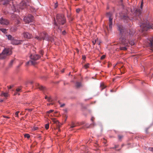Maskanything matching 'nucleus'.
Wrapping results in <instances>:
<instances>
[{
	"instance_id": "f257e3e1",
	"label": "nucleus",
	"mask_w": 153,
	"mask_h": 153,
	"mask_svg": "<svg viewBox=\"0 0 153 153\" xmlns=\"http://www.w3.org/2000/svg\"><path fill=\"white\" fill-rule=\"evenodd\" d=\"M143 3L142 1L140 4V8L138 7L136 8L135 10L134 13L136 15H138L140 19V23L141 24L140 27L142 29L143 31H147L149 28L153 29V27L150 25L149 22L146 19H144L143 17H141V15L142 11L143 10Z\"/></svg>"
},
{
	"instance_id": "f03ea898",
	"label": "nucleus",
	"mask_w": 153,
	"mask_h": 153,
	"mask_svg": "<svg viewBox=\"0 0 153 153\" xmlns=\"http://www.w3.org/2000/svg\"><path fill=\"white\" fill-rule=\"evenodd\" d=\"M66 19L64 15L62 13L57 14L56 18H54L53 28L54 30L61 32L62 31V27L61 25H63L66 22Z\"/></svg>"
},
{
	"instance_id": "7ed1b4c3",
	"label": "nucleus",
	"mask_w": 153,
	"mask_h": 153,
	"mask_svg": "<svg viewBox=\"0 0 153 153\" xmlns=\"http://www.w3.org/2000/svg\"><path fill=\"white\" fill-rule=\"evenodd\" d=\"M117 27L118 30L120 31V35L121 36L120 38V41L122 45L125 46L124 47H120V49L122 50H126L127 49V47L128 46V42L126 40V38L123 37V36L124 34L126 33L127 31L121 24H118Z\"/></svg>"
},
{
	"instance_id": "20e7f679",
	"label": "nucleus",
	"mask_w": 153,
	"mask_h": 153,
	"mask_svg": "<svg viewBox=\"0 0 153 153\" xmlns=\"http://www.w3.org/2000/svg\"><path fill=\"white\" fill-rule=\"evenodd\" d=\"M48 34L45 32H43L39 34L38 35L35 36V38L37 39L39 41H41L42 40H48V39L47 36Z\"/></svg>"
},
{
	"instance_id": "39448f33",
	"label": "nucleus",
	"mask_w": 153,
	"mask_h": 153,
	"mask_svg": "<svg viewBox=\"0 0 153 153\" xmlns=\"http://www.w3.org/2000/svg\"><path fill=\"white\" fill-rule=\"evenodd\" d=\"M12 53L11 51L8 49H4L0 54V58L4 59L7 56L11 54Z\"/></svg>"
},
{
	"instance_id": "423d86ee",
	"label": "nucleus",
	"mask_w": 153,
	"mask_h": 153,
	"mask_svg": "<svg viewBox=\"0 0 153 153\" xmlns=\"http://www.w3.org/2000/svg\"><path fill=\"white\" fill-rule=\"evenodd\" d=\"M23 20L26 23L29 24L33 21V17L31 15H29L27 16L24 17Z\"/></svg>"
},
{
	"instance_id": "0eeeda50",
	"label": "nucleus",
	"mask_w": 153,
	"mask_h": 153,
	"mask_svg": "<svg viewBox=\"0 0 153 153\" xmlns=\"http://www.w3.org/2000/svg\"><path fill=\"white\" fill-rule=\"evenodd\" d=\"M112 14L111 13L109 12L107 13L106 16L109 18V27L110 29L112 28V20L113 18L111 17Z\"/></svg>"
},
{
	"instance_id": "6e6552de",
	"label": "nucleus",
	"mask_w": 153,
	"mask_h": 153,
	"mask_svg": "<svg viewBox=\"0 0 153 153\" xmlns=\"http://www.w3.org/2000/svg\"><path fill=\"white\" fill-rule=\"evenodd\" d=\"M121 25L123 26L122 25ZM123 27L127 31L126 34H124V35L123 36V37H125V36H127L128 34L130 37H132L134 35L135 32L134 30V29H131L129 30V32H128V31L124 27H123Z\"/></svg>"
},
{
	"instance_id": "1a4fd4ad",
	"label": "nucleus",
	"mask_w": 153,
	"mask_h": 153,
	"mask_svg": "<svg viewBox=\"0 0 153 153\" xmlns=\"http://www.w3.org/2000/svg\"><path fill=\"white\" fill-rule=\"evenodd\" d=\"M23 37L25 39H30L32 38V35L30 33L27 31H25L22 33Z\"/></svg>"
},
{
	"instance_id": "9d476101",
	"label": "nucleus",
	"mask_w": 153,
	"mask_h": 153,
	"mask_svg": "<svg viewBox=\"0 0 153 153\" xmlns=\"http://www.w3.org/2000/svg\"><path fill=\"white\" fill-rule=\"evenodd\" d=\"M40 57V56L37 54H31L30 56V58L31 60L35 62H36V61Z\"/></svg>"
},
{
	"instance_id": "9b49d317",
	"label": "nucleus",
	"mask_w": 153,
	"mask_h": 153,
	"mask_svg": "<svg viewBox=\"0 0 153 153\" xmlns=\"http://www.w3.org/2000/svg\"><path fill=\"white\" fill-rule=\"evenodd\" d=\"M0 23L2 25H7L9 24V22L7 20L1 18L0 19Z\"/></svg>"
},
{
	"instance_id": "f8f14e48",
	"label": "nucleus",
	"mask_w": 153,
	"mask_h": 153,
	"mask_svg": "<svg viewBox=\"0 0 153 153\" xmlns=\"http://www.w3.org/2000/svg\"><path fill=\"white\" fill-rule=\"evenodd\" d=\"M22 42L23 41L22 40H17L14 39L12 42H11V43L13 45H18L21 44Z\"/></svg>"
},
{
	"instance_id": "ddd939ff",
	"label": "nucleus",
	"mask_w": 153,
	"mask_h": 153,
	"mask_svg": "<svg viewBox=\"0 0 153 153\" xmlns=\"http://www.w3.org/2000/svg\"><path fill=\"white\" fill-rule=\"evenodd\" d=\"M94 118L93 117H92L91 119V120L93 122V123L89 125V124H86L85 125V127L87 128H89L91 126H94L96 125V124L93 122V120Z\"/></svg>"
},
{
	"instance_id": "4468645a",
	"label": "nucleus",
	"mask_w": 153,
	"mask_h": 153,
	"mask_svg": "<svg viewBox=\"0 0 153 153\" xmlns=\"http://www.w3.org/2000/svg\"><path fill=\"white\" fill-rule=\"evenodd\" d=\"M1 97H4L5 99H6L8 97L9 94L8 93L4 92L3 91L1 92Z\"/></svg>"
},
{
	"instance_id": "2eb2a0df",
	"label": "nucleus",
	"mask_w": 153,
	"mask_h": 153,
	"mask_svg": "<svg viewBox=\"0 0 153 153\" xmlns=\"http://www.w3.org/2000/svg\"><path fill=\"white\" fill-rule=\"evenodd\" d=\"M36 64V62L35 61H33L32 60H31L30 61L27 62L26 64V65H34Z\"/></svg>"
},
{
	"instance_id": "dca6fc26",
	"label": "nucleus",
	"mask_w": 153,
	"mask_h": 153,
	"mask_svg": "<svg viewBox=\"0 0 153 153\" xmlns=\"http://www.w3.org/2000/svg\"><path fill=\"white\" fill-rule=\"evenodd\" d=\"M149 46L151 48H153V38H150L149 39Z\"/></svg>"
},
{
	"instance_id": "f3484780",
	"label": "nucleus",
	"mask_w": 153,
	"mask_h": 153,
	"mask_svg": "<svg viewBox=\"0 0 153 153\" xmlns=\"http://www.w3.org/2000/svg\"><path fill=\"white\" fill-rule=\"evenodd\" d=\"M123 19L124 20L125 22H128L130 20L129 17L127 15L123 16Z\"/></svg>"
},
{
	"instance_id": "a211bd4d",
	"label": "nucleus",
	"mask_w": 153,
	"mask_h": 153,
	"mask_svg": "<svg viewBox=\"0 0 153 153\" xmlns=\"http://www.w3.org/2000/svg\"><path fill=\"white\" fill-rule=\"evenodd\" d=\"M1 4L3 5H7L8 4L9 0H0Z\"/></svg>"
},
{
	"instance_id": "6ab92c4d",
	"label": "nucleus",
	"mask_w": 153,
	"mask_h": 153,
	"mask_svg": "<svg viewBox=\"0 0 153 153\" xmlns=\"http://www.w3.org/2000/svg\"><path fill=\"white\" fill-rule=\"evenodd\" d=\"M25 4H24L23 2H22V3H20V4L19 5H18L17 6L18 7H19L20 9H22L25 7Z\"/></svg>"
},
{
	"instance_id": "aec40b11",
	"label": "nucleus",
	"mask_w": 153,
	"mask_h": 153,
	"mask_svg": "<svg viewBox=\"0 0 153 153\" xmlns=\"http://www.w3.org/2000/svg\"><path fill=\"white\" fill-rule=\"evenodd\" d=\"M47 36V38L48 39V40H46V41H51V42H54V39L53 37L49 36L48 34V36Z\"/></svg>"
},
{
	"instance_id": "412c9836",
	"label": "nucleus",
	"mask_w": 153,
	"mask_h": 153,
	"mask_svg": "<svg viewBox=\"0 0 153 153\" xmlns=\"http://www.w3.org/2000/svg\"><path fill=\"white\" fill-rule=\"evenodd\" d=\"M78 125H79V123H78L77 122L76 123H75L72 122L71 124V128H73L78 126Z\"/></svg>"
},
{
	"instance_id": "4be33fe9",
	"label": "nucleus",
	"mask_w": 153,
	"mask_h": 153,
	"mask_svg": "<svg viewBox=\"0 0 153 153\" xmlns=\"http://www.w3.org/2000/svg\"><path fill=\"white\" fill-rule=\"evenodd\" d=\"M18 16L15 14H13L11 16V18L13 20H16L18 19Z\"/></svg>"
},
{
	"instance_id": "5701e85b",
	"label": "nucleus",
	"mask_w": 153,
	"mask_h": 153,
	"mask_svg": "<svg viewBox=\"0 0 153 153\" xmlns=\"http://www.w3.org/2000/svg\"><path fill=\"white\" fill-rule=\"evenodd\" d=\"M7 36V38L8 40H10L11 41V42L13 41L14 38L11 35H6Z\"/></svg>"
},
{
	"instance_id": "b1692460",
	"label": "nucleus",
	"mask_w": 153,
	"mask_h": 153,
	"mask_svg": "<svg viewBox=\"0 0 153 153\" xmlns=\"http://www.w3.org/2000/svg\"><path fill=\"white\" fill-rule=\"evenodd\" d=\"M75 85L77 88H79L81 86V82H77L75 84Z\"/></svg>"
},
{
	"instance_id": "393cba45",
	"label": "nucleus",
	"mask_w": 153,
	"mask_h": 153,
	"mask_svg": "<svg viewBox=\"0 0 153 153\" xmlns=\"http://www.w3.org/2000/svg\"><path fill=\"white\" fill-rule=\"evenodd\" d=\"M127 42H128V44L129 43L131 46L134 45L135 44L133 40H132L131 41H127Z\"/></svg>"
},
{
	"instance_id": "a878e982",
	"label": "nucleus",
	"mask_w": 153,
	"mask_h": 153,
	"mask_svg": "<svg viewBox=\"0 0 153 153\" xmlns=\"http://www.w3.org/2000/svg\"><path fill=\"white\" fill-rule=\"evenodd\" d=\"M38 88L41 90H44L45 89L44 87L40 85L39 84H38Z\"/></svg>"
},
{
	"instance_id": "bb28decb",
	"label": "nucleus",
	"mask_w": 153,
	"mask_h": 153,
	"mask_svg": "<svg viewBox=\"0 0 153 153\" xmlns=\"http://www.w3.org/2000/svg\"><path fill=\"white\" fill-rule=\"evenodd\" d=\"M17 27L16 26L12 27L11 28V30L13 31H15L17 30Z\"/></svg>"
},
{
	"instance_id": "cd10ccee",
	"label": "nucleus",
	"mask_w": 153,
	"mask_h": 153,
	"mask_svg": "<svg viewBox=\"0 0 153 153\" xmlns=\"http://www.w3.org/2000/svg\"><path fill=\"white\" fill-rule=\"evenodd\" d=\"M52 121L54 122V123H56V124H58L59 123V122L58 120H56L55 118H52Z\"/></svg>"
},
{
	"instance_id": "c85d7f7f",
	"label": "nucleus",
	"mask_w": 153,
	"mask_h": 153,
	"mask_svg": "<svg viewBox=\"0 0 153 153\" xmlns=\"http://www.w3.org/2000/svg\"><path fill=\"white\" fill-rule=\"evenodd\" d=\"M14 62V60H11V61H10V62L9 63V67H11L13 64V62Z\"/></svg>"
},
{
	"instance_id": "c756f323",
	"label": "nucleus",
	"mask_w": 153,
	"mask_h": 153,
	"mask_svg": "<svg viewBox=\"0 0 153 153\" xmlns=\"http://www.w3.org/2000/svg\"><path fill=\"white\" fill-rule=\"evenodd\" d=\"M0 30L4 33H5L7 32V30L5 28H2Z\"/></svg>"
},
{
	"instance_id": "7c9ffc66",
	"label": "nucleus",
	"mask_w": 153,
	"mask_h": 153,
	"mask_svg": "<svg viewBox=\"0 0 153 153\" xmlns=\"http://www.w3.org/2000/svg\"><path fill=\"white\" fill-rule=\"evenodd\" d=\"M24 137H26L27 138H29L30 137V135L29 134H25Z\"/></svg>"
},
{
	"instance_id": "2f4dec72",
	"label": "nucleus",
	"mask_w": 153,
	"mask_h": 153,
	"mask_svg": "<svg viewBox=\"0 0 153 153\" xmlns=\"http://www.w3.org/2000/svg\"><path fill=\"white\" fill-rule=\"evenodd\" d=\"M49 124L48 123H47L45 124V128L46 129H48L49 128Z\"/></svg>"
},
{
	"instance_id": "473e14b6",
	"label": "nucleus",
	"mask_w": 153,
	"mask_h": 153,
	"mask_svg": "<svg viewBox=\"0 0 153 153\" xmlns=\"http://www.w3.org/2000/svg\"><path fill=\"white\" fill-rule=\"evenodd\" d=\"M16 24L17 25H18L20 23V22L19 19H18V18L16 19Z\"/></svg>"
},
{
	"instance_id": "72a5a7b5",
	"label": "nucleus",
	"mask_w": 153,
	"mask_h": 153,
	"mask_svg": "<svg viewBox=\"0 0 153 153\" xmlns=\"http://www.w3.org/2000/svg\"><path fill=\"white\" fill-rule=\"evenodd\" d=\"M12 10L14 12L16 11V7L13 4V8H12Z\"/></svg>"
},
{
	"instance_id": "f704fd0d",
	"label": "nucleus",
	"mask_w": 153,
	"mask_h": 153,
	"mask_svg": "<svg viewBox=\"0 0 153 153\" xmlns=\"http://www.w3.org/2000/svg\"><path fill=\"white\" fill-rule=\"evenodd\" d=\"M38 127L34 126L32 130L34 131H35L37 130L38 129Z\"/></svg>"
},
{
	"instance_id": "c9c22d12",
	"label": "nucleus",
	"mask_w": 153,
	"mask_h": 153,
	"mask_svg": "<svg viewBox=\"0 0 153 153\" xmlns=\"http://www.w3.org/2000/svg\"><path fill=\"white\" fill-rule=\"evenodd\" d=\"M89 65V64L88 63H87L84 66V67L86 68H88Z\"/></svg>"
},
{
	"instance_id": "e433bc0d",
	"label": "nucleus",
	"mask_w": 153,
	"mask_h": 153,
	"mask_svg": "<svg viewBox=\"0 0 153 153\" xmlns=\"http://www.w3.org/2000/svg\"><path fill=\"white\" fill-rule=\"evenodd\" d=\"M47 100L49 102H51V97H48Z\"/></svg>"
},
{
	"instance_id": "4c0bfd02",
	"label": "nucleus",
	"mask_w": 153,
	"mask_h": 153,
	"mask_svg": "<svg viewBox=\"0 0 153 153\" xmlns=\"http://www.w3.org/2000/svg\"><path fill=\"white\" fill-rule=\"evenodd\" d=\"M19 113V111H17L16 112L15 114L16 117H18V114Z\"/></svg>"
},
{
	"instance_id": "58836bf2",
	"label": "nucleus",
	"mask_w": 153,
	"mask_h": 153,
	"mask_svg": "<svg viewBox=\"0 0 153 153\" xmlns=\"http://www.w3.org/2000/svg\"><path fill=\"white\" fill-rule=\"evenodd\" d=\"M149 150L153 152V147H149Z\"/></svg>"
},
{
	"instance_id": "ea45409f",
	"label": "nucleus",
	"mask_w": 153,
	"mask_h": 153,
	"mask_svg": "<svg viewBox=\"0 0 153 153\" xmlns=\"http://www.w3.org/2000/svg\"><path fill=\"white\" fill-rule=\"evenodd\" d=\"M105 55H103L101 57V59H103L105 58Z\"/></svg>"
},
{
	"instance_id": "a19ab883",
	"label": "nucleus",
	"mask_w": 153,
	"mask_h": 153,
	"mask_svg": "<svg viewBox=\"0 0 153 153\" xmlns=\"http://www.w3.org/2000/svg\"><path fill=\"white\" fill-rule=\"evenodd\" d=\"M80 10L79 8H77L76 10V12L77 13H79Z\"/></svg>"
},
{
	"instance_id": "79ce46f5",
	"label": "nucleus",
	"mask_w": 153,
	"mask_h": 153,
	"mask_svg": "<svg viewBox=\"0 0 153 153\" xmlns=\"http://www.w3.org/2000/svg\"><path fill=\"white\" fill-rule=\"evenodd\" d=\"M53 111V110H49V111H48L47 112L48 113H51Z\"/></svg>"
},
{
	"instance_id": "37998d69",
	"label": "nucleus",
	"mask_w": 153,
	"mask_h": 153,
	"mask_svg": "<svg viewBox=\"0 0 153 153\" xmlns=\"http://www.w3.org/2000/svg\"><path fill=\"white\" fill-rule=\"evenodd\" d=\"M66 33V32L65 30H64L62 32V34L63 35H65Z\"/></svg>"
},
{
	"instance_id": "c03bdc74",
	"label": "nucleus",
	"mask_w": 153,
	"mask_h": 153,
	"mask_svg": "<svg viewBox=\"0 0 153 153\" xmlns=\"http://www.w3.org/2000/svg\"><path fill=\"white\" fill-rule=\"evenodd\" d=\"M43 51L42 50H41L39 51V53L42 55H43Z\"/></svg>"
},
{
	"instance_id": "a18cd8bd",
	"label": "nucleus",
	"mask_w": 153,
	"mask_h": 153,
	"mask_svg": "<svg viewBox=\"0 0 153 153\" xmlns=\"http://www.w3.org/2000/svg\"><path fill=\"white\" fill-rule=\"evenodd\" d=\"M100 86L102 87V90L105 87V86L104 85H103V86H102V84H101Z\"/></svg>"
},
{
	"instance_id": "49530a36",
	"label": "nucleus",
	"mask_w": 153,
	"mask_h": 153,
	"mask_svg": "<svg viewBox=\"0 0 153 153\" xmlns=\"http://www.w3.org/2000/svg\"><path fill=\"white\" fill-rule=\"evenodd\" d=\"M21 90V89L19 88H17L16 89V91L17 92H19Z\"/></svg>"
},
{
	"instance_id": "de8ad7c7",
	"label": "nucleus",
	"mask_w": 153,
	"mask_h": 153,
	"mask_svg": "<svg viewBox=\"0 0 153 153\" xmlns=\"http://www.w3.org/2000/svg\"><path fill=\"white\" fill-rule=\"evenodd\" d=\"M13 86H8V89H11L13 87Z\"/></svg>"
},
{
	"instance_id": "09e8293b",
	"label": "nucleus",
	"mask_w": 153,
	"mask_h": 153,
	"mask_svg": "<svg viewBox=\"0 0 153 153\" xmlns=\"http://www.w3.org/2000/svg\"><path fill=\"white\" fill-rule=\"evenodd\" d=\"M13 86H8V89H11L13 87Z\"/></svg>"
},
{
	"instance_id": "8fccbe9b",
	"label": "nucleus",
	"mask_w": 153,
	"mask_h": 153,
	"mask_svg": "<svg viewBox=\"0 0 153 153\" xmlns=\"http://www.w3.org/2000/svg\"><path fill=\"white\" fill-rule=\"evenodd\" d=\"M57 7V3H56L55 4V7H54V8H56Z\"/></svg>"
},
{
	"instance_id": "3c124183",
	"label": "nucleus",
	"mask_w": 153,
	"mask_h": 153,
	"mask_svg": "<svg viewBox=\"0 0 153 153\" xmlns=\"http://www.w3.org/2000/svg\"><path fill=\"white\" fill-rule=\"evenodd\" d=\"M17 94L19 95V94L18 93V92L16 91L14 95H16Z\"/></svg>"
},
{
	"instance_id": "603ef678",
	"label": "nucleus",
	"mask_w": 153,
	"mask_h": 153,
	"mask_svg": "<svg viewBox=\"0 0 153 153\" xmlns=\"http://www.w3.org/2000/svg\"><path fill=\"white\" fill-rule=\"evenodd\" d=\"M118 137L119 139H121L122 138V136H121L119 135Z\"/></svg>"
},
{
	"instance_id": "864d4df0",
	"label": "nucleus",
	"mask_w": 153,
	"mask_h": 153,
	"mask_svg": "<svg viewBox=\"0 0 153 153\" xmlns=\"http://www.w3.org/2000/svg\"><path fill=\"white\" fill-rule=\"evenodd\" d=\"M96 42V40H95V41H92V43L93 45H94Z\"/></svg>"
},
{
	"instance_id": "5fc2aeb1",
	"label": "nucleus",
	"mask_w": 153,
	"mask_h": 153,
	"mask_svg": "<svg viewBox=\"0 0 153 153\" xmlns=\"http://www.w3.org/2000/svg\"><path fill=\"white\" fill-rule=\"evenodd\" d=\"M65 105V104H64V103H63V104H61L60 105V107H63Z\"/></svg>"
},
{
	"instance_id": "6e6d98bb",
	"label": "nucleus",
	"mask_w": 153,
	"mask_h": 153,
	"mask_svg": "<svg viewBox=\"0 0 153 153\" xmlns=\"http://www.w3.org/2000/svg\"><path fill=\"white\" fill-rule=\"evenodd\" d=\"M27 110H28L29 111H31L32 110V109H27Z\"/></svg>"
},
{
	"instance_id": "4d7b16f0",
	"label": "nucleus",
	"mask_w": 153,
	"mask_h": 153,
	"mask_svg": "<svg viewBox=\"0 0 153 153\" xmlns=\"http://www.w3.org/2000/svg\"><path fill=\"white\" fill-rule=\"evenodd\" d=\"M3 116L4 117L6 118H9V117H8L6 116Z\"/></svg>"
},
{
	"instance_id": "13d9d810",
	"label": "nucleus",
	"mask_w": 153,
	"mask_h": 153,
	"mask_svg": "<svg viewBox=\"0 0 153 153\" xmlns=\"http://www.w3.org/2000/svg\"><path fill=\"white\" fill-rule=\"evenodd\" d=\"M85 56H82V59H85Z\"/></svg>"
},
{
	"instance_id": "bf43d9fd",
	"label": "nucleus",
	"mask_w": 153,
	"mask_h": 153,
	"mask_svg": "<svg viewBox=\"0 0 153 153\" xmlns=\"http://www.w3.org/2000/svg\"><path fill=\"white\" fill-rule=\"evenodd\" d=\"M3 101V100L2 99H1L0 100V102H2Z\"/></svg>"
},
{
	"instance_id": "052dcab7",
	"label": "nucleus",
	"mask_w": 153,
	"mask_h": 153,
	"mask_svg": "<svg viewBox=\"0 0 153 153\" xmlns=\"http://www.w3.org/2000/svg\"><path fill=\"white\" fill-rule=\"evenodd\" d=\"M64 69L61 71V72L62 73H63L64 72Z\"/></svg>"
},
{
	"instance_id": "680f3d73",
	"label": "nucleus",
	"mask_w": 153,
	"mask_h": 153,
	"mask_svg": "<svg viewBox=\"0 0 153 153\" xmlns=\"http://www.w3.org/2000/svg\"><path fill=\"white\" fill-rule=\"evenodd\" d=\"M29 83L31 84H32L33 83V82L32 81H30Z\"/></svg>"
},
{
	"instance_id": "e2e57ef3",
	"label": "nucleus",
	"mask_w": 153,
	"mask_h": 153,
	"mask_svg": "<svg viewBox=\"0 0 153 153\" xmlns=\"http://www.w3.org/2000/svg\"><path fill=\"white\" fill-rule=\"evenodd\" d=\"M48 98H47V96H46L45 97V99H48Z\"/></svg>"
},
{
	"instance_id": "0e129e2a",
	"label": "nucleus",
	"mask_w": 153,
	"mask_h": 153,
	"mask_svg": "<svg viewBox=\"0 0 153 153\" xmlns=\"http://www.w3.org/2000/svg\"><path fill=\"white\" fill-rule=\"evenodd\" d=\"M50 104H51V103L47 104V105H49Z\"/></svg>"
},
{
	"instance_id": "69168bd1",
	"label": "nucleus",
	"mask_w": 153,
	"mask_h": 153,
	"mask_svg": "<svg viewBox=\"0 0 153 153\" xmlns=\"http://www.w3.org/2000/svg\"><path fill=\"white\" fill-rule=\"evenodd\" d=\"M123 0H120V1L121 2H122L123 1Z\"/></svg>"
},
{
	"instance_id": "338daca9",
	"label": "nucleus",
	"mask_w": 153,
	"mask_h": 153,
	"mask_svg": "<svg viewBox=\"0 0 153 153\" xmlns=\"http://www.w3.org/2000/svg\"><path fill=\"white\" fill-rule=\"evenodd\" d=\"M111 92H112V90H111Z\"/></svg>"
},
{
	"instance_id": "774afa93",
	"label": "nucleus",
	"mask_w": 153,
	"mask_h": 153,
	"mask_svg": "<svg viewBox=\"0 0 153 153\" xmlns=\"http://www.w3.org/2000/svg\"><path fill=\"white\" fill-rule=\"evenodd\" d=\"M100 43H99L98 44V45H100Z\"/></svg>"
}]
</instances>
